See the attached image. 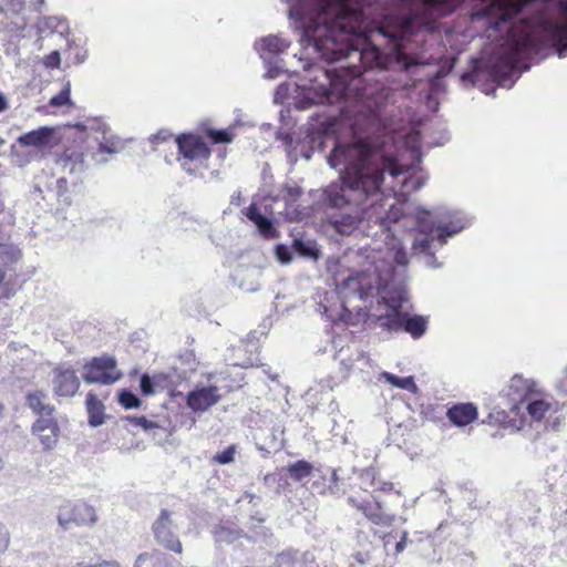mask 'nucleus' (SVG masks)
I'll use <instances>...</instances> for the list:
<instances>
[{"label": "nucleus", "instance_id": "f257e3e1", "mask_svg": "<svg viewBox=\"0 0 567 567\" xmlns=\"http://www.w3.org/2000/svg\"><path fill=\"white\" fill-rule=\"evenodd\" d=\"M359 268L351 269L338 286L341 298V319L353 324V312L364 318L368 310L378 305L386 307V313L378 317V326L389 332L404 331L414 339L427 329V320L410 315L409 292L405 286L408 254L400 244L385 251L362 248L355 252Z\"/></svg>", "mask_w": 567, "mask_h": 567}, {"label": "nucleus", "instance_id": "f03ea898", "mask_svg": "<svg viewBox=\"0 0 567 567\" xmlns=\"http://www.w3.org/2000/svg\"><path fill=\"white\" fill-rule=\"evenodd\" d=\"M415 221L413 256L420 257L425 266L436 269L442 264L437 261L435 251L442 248L449 238L468 228L473 217L458 209L439 206L432 210L420 209Z\"/></svg>", "mask_w": 567, "mask_h": 567}, {"label": "nucleus", "instance_id": "7ed1b4c3", "mask_svg": "<svg viewBox=\"0 0 567 567\" xmlns=\"http://www.w3.org/2000/svg\"><path fill=\"white\" fill-rule=\"evenodd\" d=\"M504 396L507 400L506 408L494 410L488 414V423L504 429L519 431L525 423V412L532 421H540L550 410V403L539 398L535 390V382L522 375H514Z\"/></svg>", "mask_w": 567, "mask_h": 567}, {"label": "nucleus", "instance_id": "20e7f679", "mask_svg": "<svg viewBox=\"0 0 567 567\" xmlns=\"http://www.w3.org/2000/svg\"><path fill=\"white\" fill-rule=\"evenodd\" d=\"M178 147L182 168L188 174H195L197 168L205 165L210 157V148L203 137L194 134H182L175 138Z\"/></svg>", "mask_w": 567, "mask_h": 567}, {"label": "nucleus", "instance_id": "39448f33", "mask_svg": "<svg viewBox=\"0 0 567 567\" xmlns=\"http://www.w3.org/2000/svg\"><path fill=\"white\" fill-rule=\"evenodd\" d=\"M175 514L166 508L162 509L152 524V533L156 543L166 550L181 555L183 545L178 536V525L174 519Z\"/></svg>", "mask_w": 567, "mask_h": 567}, {"label": "nucleus", "instance_id": "423d86ee", "mask_svg": "<svg viewBox=\"0 0 567 567\" xmlns=\"http://www.w3.org/2000/svg\"><path fill=\"white\" fill-rule=\"evenodd\" d=\"M83 380L91 383L113 384L122 378L116 370V360L113 357H100L92 359L83 368Z\"/></svg>", "mask_w": 567, "mask_h": 567}, {"label": "nucleus", "instance_id": "0eeeda50", "mask_svg": "<svg viewBox=\"0 0 567 567\" xmlns=\"http://www.w3.org/2000/svg\"><path fill=\"white\" fill-rule=\"evenodd\" d=\"M339 126L338 118L336 115H318L312 117V122L307 127V143L309 144L312 152H322L326 148L328 138L337 132Z\"/></svg>", "mask_w": 567, "mask_h": 567}, {"label": "nucleus", "instance_id": "6e6552de", "mask_svg": "<svg viewBox=\"0 0 567 567\" xmlns=\"http://www.w3.org/2000/svg\"><path fill=\"white\" fill-rule=\"evenodd\" d=\"M97 515L93 506L83 503L66 502L59 508L58 523L63 529H69L72 524L76 526L94 525Z\"/></svg>", "mask_w": 567, "mask_h": 567}, {"label": "nucleus", "instance_id": "1a4fd4ad", "mask_svg": "<svg viewBox=\"0 0 567 567\" xmlns=\"http://www.w3.org/2000/svg\"><path fill=\"white\" fill-rule=\"evenodd\" d=\"M348 503L361 511L363 515L375 525L389 527L394 522L395 516L386 513L381 502L375 497H372L371 501L362 502H358L354 497H349Z\"/></svg>", "mask_w": 567, "mask_h": 567}, {"label": "nucleus", "instance_id": "9d476101", "mask_svg": "<svg viewBox=\"0 0 567 567\" xmlns=\"http://www.w3.org/2000/svg\"><path fill=\"white\" fill-rule=\"evenodd\" d=\"M56 130L51 126H40L35 130L27 132L17 138V143L23 147H34L42 150L53 147L59 143Z\"/></svg>", "mask_w": 567, "mask_h": 567}, {"label": "nucleus", "instance_id": "9b49d317", "mask_svg": "<svg viewBox=\"0 0 567 567\" xmlns=\"http://www.w3.org/2000/svg\"><path fill=\"white\" fill-rule=\"evenodd\" d=\"M291 44V41L279 35H267L255 42V49L264 62L270 64L272 59L284 53Z\"/></svg>", "mask_w": 567, "mask_h": 567}, {"label": "nucleus", "instance_id": "f8f14e48", "mask_svg": "<svg viewBox=\"0 0 567 567\" xmlns=\"http://www.w3.org/2000/svg\"><path fill=\"white\" fill-rule=\"evenodd\" d=\"M52 384L56 395L73 396L80 388V380L72 369L56 368Z\"/></svg>", "mask_w": 567, "mask_h": 567}, {"label": "nucleus", "instance_id": "ddd939ff", "mask_svg": "<svg viewBox=\"0 0 567 567\" xmlns=\"http://www.w3.org/2000/svg\"><path fill=\"white\" fill-rule=\"evenodd\" d=\"M220 399L218 388L215 385L197 386L188 393L187 404L194 411H206Z\"/></svg>", "mask_w": 567, "mask_h": 567}, {"label": "nucleus", "instance_id": "4468645a", "mask_svg": "<svg viewBox=\"0 0 567 567\" xmlns=\"http://www.w3.org/2000/svg\"><path fill=\"white\" fill-rule=\"evenodd\" d=\"M32 433L39 437L44 450H52L60 434L56 419H37L32 424Z\"/></svg>", "mask_w": 567, "mask_h": 567}, {"label": "nucleus", "instance_id": "2eb2a0df", "mask_svg": "<svg viewBox=\"0 0 567 567\" xmlns=\"http://www.w3.org/2000/svg\"><path fill=\"white\" fill-rule=\"evenodd\" d=\"M56 169L78 178L87 168L84 155L81 152H65L55 161Z\"/></svg>", "mask_w": 567, "mask_h": 567}, {"label": "nucleus", "instance_id": "dca6fc26", "mask_svg": "<svg viewBox=\"0 0 567 567\" xmlns=\"http://www.w3.org/2000/svg\"><path fill=\"white\" fill-rule=\"evenodd\" d=\"M27 406L38 415V419H55V408L49 403L48 394L42 391H31L25 395Z\"/></svg>", "mask_w": 567, "mask_h": 567}, {"label": "nucleus", "instance_id": "f3484780", "mask_svg": "<svg viewBox=\"0 0 567 567\" xmlns=\"http://www.w3.org/2000/svg\"><path fill=\"white\" fill-rule=\"evenodd\" d=\"M245 215L257 227L264 238H277L279 236L272 220L265 216L256 204H250L246 208Z\"/></svg>", "mask_w": 567, "mask_h": 567}, {"label": "nucleus", "instance_id": "a211bd4d", "mask_svg": "<svg viewBox=\"0 0 567 567\" xmlns=\"http://www.w3.org/2000/svg\"><path fill=\"white\" fill-rule=\"evenodd\" d=\"M262 270L259 267L250 266L237 270L235 279L238 281V287L246 292H255L260 288V278Z\"/></svg>", "mask_w": 567, "mask_h": 567}, {"label": "nucleus", "instance_id": "6ab92c4d", "mask_svg": "<svg viewBox=\"0 0 567 567\" xmlns=\"http://www.w3.org/2000/svg\"><path fill=\"white\" fill-rule=\"evenodd\" d=\"M446 414L456 426H465L477 417V409L472 403H460L450 408Z\"/></svg>", "mask_w": 567, "mask_h": 567}, {"label": "nucleus", "instance_id": "aec40b11", "mask_svg": "<svg viewBox=\"0 0 567 567\" xmlns=\"http://www.w3.org/2000/svg\"><path fill=\"white\" fill-rule=\"evenodd\" d=\"M292 236V248L299 256L315 261L320 258L321 252L315 240L303 238L299 231L297 234L293 233Z\"/></svg>", "mask_w": 567, "mask_h": 567}, {"label": "nucleus", "instance_id": "412c9836", "mask_svg": "<svg viewBox=\"0 0 567 567\" xmlns=\"http://www.w3.org/2000/svg\"><path fill=\"white\" fill-rule=\"evenodd\" d=\"M171 558L158 549L140 554L134 563V567H168Z\"/></svg>", "mask_w": 567, "mask_h": 567}, {"label": "nucleus", "instance_id": "4be33fe9", "mask_svg": "<svg viewBox=\"0 0 567 567\" xmlns=\"http://www.w3.org/2000/svg\"><path fill=\"white\" fill-rule=\"evenodd\" d=\"M86 410L89 414V424L92 427H97L104 423V405L96 398L95 394L89 393L86 395Z\"/></svg>", "mask_w": 567, "mask_h": 567}, {"label": "nucleus", "instance_id": "5701e85b", "mask_svg": "<svg viewBox=\"0 0 567 567\" xmlns=\"http://www.w3.org/2000/svg\"><path fill=\"white\" fill-rule=\"evenodd\" d=\"M21 259V251L18 247L0 243V268L6 272Z\"/></svg>", "mask_w": 567, "mask_h": 567}, {"label": "nucleus", "instance_id": "b1692460", "mask_svg": "<svg viewBox=\"0 0 567 567\" xmlns=\"http://www.w3.org/2000/svg\"><path fill=\"white\" fill-rule=\"evenodd\" d=\"M213 535L215 542L218 544H231L236 539L243 537V532L228 525L219 524L214 528Z\"/></svg>", "mask_w": 567, "mask_h": 567}, {"label": "nucleus", "instance_id": "393cba45", "mask_svg": "<svg viewBox=\"0 0 567 567\" xmlns=\"http://www.w3.org/2000/svg\"><path fill=\"white\" fill-rule=\"evenodd\" d=\"M381 379H383L385 382L390 383L395 388L406 390L412 393H416L417 391V385L415 384L412 377L400 378L390 372H382Z\"/></svg>", "mask_w": 567, "mask_h": 567}, {"label": "nucleus", "instance_id": "a878e982", "mask_svg": "<svg viewBox=\"0 0 567 567\" xmlns=\"http://www.w3.org/2000/svg\"><path fill=\"white\" fill-rule=\"evenodd\" d=\"M313 466L311 463L299 460L287 467V473L293 481L300 482L312 473Z\"/></svg>", "mask_w": 567, "mask_h": 567}, {"label": "nucleus", "instance_id": "bb28decb", "mask_svg": "<svg viewBox=\"0 0 567 567\" xmlns=\"http://www.w3.org/2000/svg\"><path fill=\"white\" fill-rule=\"evenodd\" d=\"M320 495H332L340 497L344 494V488L342 487V480L338 474V470L331 471V477L329 480L327 488L319 489Z\"/></svg>", "mask_w": 567, "mask_h": 567}, {"label": "nucleus", "instance_id": "cd10ccee", "mask_svg": "<svg viewBox=\"0 0 567 567\" xmlns=\"http://www.w3.org/2000/svg\"><path fill=\"white\" fill-rule=\"evenodd\" d=\"M118 403L125 409H136L141 405L140 398L128 390L118 393Z\"/></svg>", "mask_w": 567, "mask_h": 567}, {"label": "nucleus", "instance_id": "c85d7f7f", "mask_svg": "<svg viewBox=\"0 0 567 567\" xmlns=\"http://www.w3.org/2000/svg\"><path fill=\"white\" fill-rule=\"evenodd\" d=\"M275 257L280 265H289L292 261V250L289 246L278 244L274 248Z\"/></svg>", "mask_w": 567, "mask_h": 567}, {"label": "nucleus", "instance_id": "c756f323", "mask_svg": "<svg viewBox=\"0 0 567 567\" xmlns=\"http://www.w3.org/2000/svg\"><path fill=\"white\" fill-rule=\"evenodd\" d=\"M123 422H128L134 426L142 427L144 431H152L154 429H159L158 425L147 420L145 416H126L122 419Z\"/></svg>", "mask_w": 567, "mask_h": 567}, {"label": "nucleus", "instance_id": "7c9ffc66", "mask_svg": "<svg viewBox=\"0 0 567 567\" xmlns=\"http://www.w3.org/2000/svg\"><path fill=\"white\" fill-rule=\"evenodd\" d=\"M235 454H236V446L230 445L227 449H225L224 451L217 453L213 457V461L220 465L230 464L235 461Z\"/></svg>", "mask_w": 567, "mask_h": 567}, {"label": "nucleus", "instance_id": "2f4dec72", "mask_svg": "<svg viewBox=\"0 0 567 567\" xmlns=\"http://www.w3.org/2000/svg\"><path fill=\"white\" fill-rule=\"evenodd\" d=\"M70 103V83L54 96L50 99V105L54 107H61Z\"/></svg>", "mask_w": 567, "mask_h": 567}, {"label": "nucleus", "instance_id": "473e14b6", "mask_svg": "<svg viewBox=\"0 0 567 567\" xmlns=\"http://www.w3.org/2000/svg\"><path fill=\"white\" fill-rule=\"evenodd\" d=\"M207 135L216 144L231 142V135L226 130L210 128L207 131Z\"/></svg>", "mask_w": 567, "mask_h": 567}, {"label": "nucleus", "instance_id": "72a5a7b5", "mask_svg": "<svg viewBox=\"0 0 567 567\" xmlns=\"http://www.w3.org/2000/svg\"><path fill=\"white\" fill-rule=\"evenodd\" d=\"M2 2L4 6L0 4V12L8 10L13 13H19L24 8V0H2Z\"/></svg>", "mask_w": 567, "mask_h": 567}, {"label": "nucleus", "instance_id": "f704fd0d", "mask_svg": "<svg viewBox=\"0 0 567 567\" xmlns=\"http://www.w3.org/2000/svg\"><path fill=\"white\" fill-rule=\"evenodd\" d=\"M99 148L102 153L115 154L120 151L121 145L118 141L104 138V141L100 143Z\"/></svg>", "mask_w": 567, "mask_h": 567}, {"label": "nucleus", "instance_id": "c9c22d12", "mask_svg": "<svg viewBox=\"0 0 567 567\" xmlns=\"http://www.w3.org/2000/svg\"><path fill=\"white\" fill-rule=\"evenodd\" d=\"M48 27L54 28L58 32L63 34L69 30L68 22L64 19L58 17H51L47 21Z\"/></svg>", "mask_w": 567, "mask_h": 567}, {"label": "nucleus", "instance_id": "e433bc0d", "mask_svg": "<svg viewBox=\"0 0 567 567\" xmlns=\"http://www.w3.org/2000/svg\"><path fill=\"white\" fill-rule=\"evenodd\" d=\"M141 392L144 395H151L154 393V383L147 374H143L140 379Z\"/></svg>", "mask_w": 567, "mask_h": 567}, {"label": "nucleus", "instance_id": "4c0bfd02", "mask_svg": "<svg viewBox=\"0 0 567 567\" xmlns=\"http://www.w3.org/2000/svg\"><path fill=\"white\" fill-rule=\"evenodd\" d=\"M61 63V56L59 51H53L45 56L44 64L47 68L54 69L59 68Z\"/></svg>", "mask_w": 567, "mask_h": 567}, {"label": "nucleus", "instance_id": "58836bf2", "mask_svg": "<svg viewBox=\"0 0 567 567\" xmlns=\"http://www.w3.org/2000/svg\"><path fill=\"white\" fill-rule=\"evenodd\" d=\"M344 348L342 347L336 354V359L340 360V363L343 365L344 371L349 373L353 368L354 359H348L343 355Z\"/></svg>", "mask_w": 567, "mask_h": 567}, {"label": "nucleus", "instance_id": "ea45409f", "mask_svg": "<svg viewBox=\"0 0 567 567\" xmlns=\"http://www.w3.org/2000/svg\"><path fill=\"white\" fill-rule=\"evenodd\" d=\"M9 545V533L7 528L0 523V554H2Z\"/></svg>", "mask_w": 567, "mask_h": 567}, {"label": "nucleus", "instance_id": "a19ab883", "mask_svg": "<svg viewBox=\"0 0 567 567\" xmlns=\"http://www.w3.org/2000/svg\"><path fill=\"white\" fill-rule=\"evenodd\" d=\"M171 137H172V134L169 131L161 130L159 132H157L155 135L152 136V142L156 143V144L164 143L167 140H169Z\"/></svg>", "mask_w": 567, "mask_h": 567}, {"label": "nucleus", "instance_id": "79ce46f5", "mask_svg": "<svg viewBox=\"0 0 567 567\" xmlns=\"http://www.w3.org/2000/svg\"><path fill=\"white\" fill-rule=\"evenodd\" d=\"M282 72V69L278 65H269L266 72V78L276 79Z\"/></svg>", "mask_w": 567, "mask_h": 567}, {"label": "nucleus", "instance_id": "37998d69", "mask_svg": "<svg viewBox=\"0 0 567 567\" xmlns=\"http://www.w3.org/2000/svg\"><path fill=\"white\" fill-rule=\"evenodd\" d=\"M353 559L360 565H364L370 560V555L368 553L358 551L353 554Z\"/></svg>", "mask_w": 567, "mask_h": 567}, {"label": "nucleus", "instance_id": "c03bdc74", "mask_svg": "<svg viewBox=\"0 0 567 567\" xmlns=\"http://www.w3.org/2000/svg\"><path fill=\"white\" fill-rule=\"evenodd\" d=\"M406 539H408V532H403L401 539L395 545L396 554H400L404 550V548L406 546Z\"/></svg>", "mask_w": 567, "mask_h": 567}, {"label": "nucleus", "instance_id": "a18cd8bd", "mask_svg": "<svg viewBox=\"0 0 567 567\" xmlns=\"http://www.w3.org/2000/svg\"><path fill=\"white\" fill-rule=\"evenodd\" d=\"M328 484L326 483V478L322 477L321 481H315L311 485V488L315 493L319 494V489L327 488Z\"/></svg>", "mask_w": 567, "mask_h": 567}, {"label": "nucleus", "instance_id": "49530a36", "mask_svg": "<svg viewBox=\"0 0 567 567\" xmlns=\"http://www.w3.org/2000/svg\"><path fill=\"white\" fill-rule=\"evenodd\" d=\"M287 193L290 199H296L301 195V189L299 187H288Z\"/></svg>", "mask_w": 567, "mask_h": 567}, {"label": "nucleus", "instance_id": "de8ad7c7", "mask_svg": "<svg viewBox=\"0 0 567 567\" xmlns=\"http://www.w3.org/2000/svg\"><path fill=\"white\" fill-rule=\"evenodd\" d=\"M93 567H121V565L117 561H103L100 564H93Z\"/></svg>", "mask_w": 567, "mask_h": 567}, {"label": "nucleus", "instance_id": "09e8293b", "mask_svg": "<svg viewBox=\"0 0 567 567\" xmlns=\"http://www.w3.org/2000/svg\"><path fill=\"white\" fill-rule=\"evenodd\" d=\"M8 106L7 97L0 92V113L4 112Z\"/></svg>", "mask_w": 567, "mask_h": 567}, {"label": "nucleus", "instance_id": "8fccbe9b", "mask_svg": "<svg viewBox=\"0 0 567 567\" xmlns=\"http://www.w3.org/2000/svg\"><path fill=\"white\" fill-rule=\"evenodd\" d=\"M250 520H251V526H250V528H255V527H256L255 522H256L257 524H261V523L264 522V518H262V517H259V516H257V515H252V516L250 517Z\"/></svg>", "mask_w": 567, "mask_h": 567}, {"label": "nucleus", "instance_id": "3c124183", "mask_svg": "<svg viewBox=\"0 0 567 567\" xmlns=\"http://www.w3.org/2000/svg\"><path fill=\"white\" fill-rule=\"evenodd\" d=\"M16 157H17L16 162H17V164L19 166H24V165H27L29 163V159H27L25 157H23V156H21L19 154H17Z\"/></svg>", "mask_w": 567, "mask_h": 567}, {"label": "nucleus", "instance_id": "603ef678", "mask_svg": "<svg viewBox=\"0 0 567 567\" xmlns=\"http://www.w3.org/2000/svg\"><path fill=\"white\" fill-rule=\"evenodd\" d=\"M73 567H93V564H86L84 561H79Z\"/></svg>", "mask_w": 567, "mask_h": 567}, {"label": "nucleus", "instance_id": "864d4df0", "mask_svg": "<svg viewBox=\"0 0 567 567\" xmlns=\"http://www.w3.org/2000/svg\"><path fill=\"white\" fill-rule=\"evenodd\" d=\"M244 497L247 498L249 503H252L254 499L256 498L255 495L251 493H245Z\"/></svg>", "mask_w": 567, "mask_h": 567}, {"label": "nucleus", "instance_id": "5fc2aeb1", "mask_svg": "<svg viewBox=\"0 0 567 567\" xmlns=\"http://www.w3.org/2000/svg\"><path fill=\"white\" fill-rule=\"evenodd\" d=\"M7 278L6 270L0 268V284H2Z\"/></svg>", "mask_w": 567, "mask_h": 567}, {"label": "nucleus", "instance_id": "6e6d98bb", "mask_svg": "<svg viewBox=\"0 0 567 567\" xmlns=\"http://www.w3.org/2000/svg\"><path fill=\"white\" fill-rule=\"evenodd\" d=\"M413 155L415 156L417 163L421 162V153L419 150H413Z\"/></svg>", "mask_w": 567, "mask_h": 567}, {"label": "nucleus", "instance_id": "4d7b16f0", "mask_svg": "<svg viewBox=\"0 0 567 567\" xmlns=\"http://www.w3.org/2000/svg\"><path fill=\"white\" fill-rule=\"evenodd\" d=\"M285 89H286V86H285L284 84L279 85V86H278V90H277V95H278V94H280V92H281L282 90H285Z\"/></svg>", "mask_w": 567, "mask_h": 567}, {"label": "nucleus", "instance_id": "13d9d810", "mask_svg": "<svg viewBox=\"0 0 567 567\" xmlns=\"http://www.w3.org/2000/svg\"><path fill=\"white\" fill-rule=\"evenodd\" d=\"M58 183H59V184L66 183V178H65V177H60V178L58 179Z\"/></svg>", "mask_w": 567, "mask_h": 567}, {"label": "nucleus", "instance_id": "bf43d9fd", "mask_svg": "<svg viewBox=\"0 0 567 567\" xmlns=\"http://www.w3.org/2000/svg\"><path fill=\"white\" fill-rule=\"evenodd\" d=\"M239 197H240V194H239V193L237 194V197L231 196V199H233L231 202L234 203V200H238V198H239Z\"/></svg>", "mask_w": 567, "mask_h": 567}, {"label": "nucleus", "instance_id": "052dcab7", "mask_svg": "<svg viewBox=\"0 0 567 567\" xmlns=\"http://www.w3.org/2000/svg\"><path fill=\"white\" fill-rule=\"evenodd\" d=\"M239 197H240V194H239V193L237 194V197L231 196V199H233L231 202L234 203V200H238V198H239Z\"/></svg>", "mask_w": 567, "mask_h": 567}, {"label": "nucleus", "instance_id": "680f3d73", "mask_svg": "<svg viewBox=\"0 0 567 567\" xmlns=\"http://www.w3.org/2000/svg\"><path fill=\"white\" fill-rule=\"evenodd\" d=\"M239 197H240V194H239V193L237 194V197L231 196V199H233L231 202L234 203V200H238V198H239Z\"/></svg>", "mask_w": 567, "mask_h": 567}, {"label": "nucleus", "instance_id": "e2e57ef3", "mask_svg": "<svg viewBox=\"0 0 567 567\" xmlns=\"http://www.w3.org/2000/svg\"><path fill=\"white\" fill-rule=\"evenodd\" d=\"M340 340H333V347L337 348L339 346V342Z\"/></svg>", "mask_w": 567, "mask_h": 567}, {"label": "nucleus", "instance_id": "0e129e2a", "mask_svg": "<svg viewBox=\"0 0 567 567\" xmlns=\"http://www.w3.org/2000/svg\"><path fill=\"white\" fill-rule=\"evenodd\" d=\"M494 92H495V89H493L491 92L489 91H485L486 95L494 94Z\"/></svg>", "mask_w": 567, "mask_h": 567}, {"label": "nucleus", "instance_id": "69168bd1", "mask_svg": "<svg viewBox=\"0 0 567 567\" xmlns=\"http://www.w3.org/2000/svg\"><path fill=\"white\" fill-rule=\"evenodd\" d=\"M35 2L42 6L44 3V0H35Z\"/></svg>", "mask_w": 567, "mask_h": 567}, {"label": "nucleus", "instance_id": "338daca9", "mask_svg": "<svg viewBox=\"0 0 567 567\" xmlns=\"http://www.w3.org/2000/svg\"><path fill=\"white\" fill-rule=\"evenodd\" d=\"M2 412H3V405L0 403V416L2 415Z\"/></svg>", "mask_w": 567, "mask_h": 567}, {"label": "nucleus", "instance_id": "774afa93", "mask_svg": "<svg viewBox=\"0 0 567 567\" xmlns=\"http://www.w3.org/2000/svg\"><path fill=\"white\" fill-rule=\"evenodd\" d=\"M564 373H565V374H566V377H567V367L564 369Z\"/></svg>", "mask_w": 567, "mask_h": 567}]
</instances>
